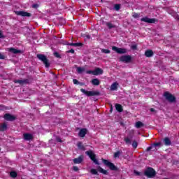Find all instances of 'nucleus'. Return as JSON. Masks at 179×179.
I'll use <instances>...</instances> for the list:
<instances>
[{
	"label": "nucleus",
	"instance_id": "obj_1",
	"mask_svg": "<svg viewBox=\"0 0 179 179\" xmlns=\"http://www.w3.org/2000/svg\"><path fill=\"white\" fill-rule=\"evenodd\" d=\"M36 57L38 58V59L41 61V62H43L45 68H48L49 66H51V63L50 62V60H48V58H47V56H45V55L38 54L36 55Z\"/></svg>",
	"mask_w": 179,
	"mask_h": 179
},
{
	"label": "nucleus",
	"instance_id": "obj_2",
	"mask_svg": "<svg viewBox=\"0 0 179 179\" xmlns=\"http://www.w3.org/2000/svg\"><path fill=\"white\" fill-rule=\"evenodd\" d=\"M156 171L152 167H148L144 171V176L148 178H155L156 177Z\"/></svg>",
	"mask_w": 179,
	"mask_h": 179
},
{
	"label": "nucleus",
	"instance_id": "obj_3",
	"mask_svg": "<svg viewBox=\"0 0 179 179\" xmlns=\"http://www.w3.org/2000/svg\"><path fill=\"white\" fill-rule=\"evenodd\" d=\"M102 162L112 171H118V168L115 165H114L113 162H110L108 160L104 159H102Z\"/></svg>",
	"mask_w": 179,
	"mask_h": 179
},
{
	"label": "nucleus",
	"instance_id": "obj_4",
	"mask_svg": "<svg viewBox=\"0 0 179 179\" xmlns=\"http://www.w3.org/2000/svg\"><path fill=\"white\" fill-rule=\"evenodd\" d=\"M80 92L87 96V97H92V96H100V92L99 91H86L85 89L81 88Z\"/></svg>",
	"mask_w": 179,
	"mask_h": 179
},
{
	"label": "nucleus",
	"instance_id": "obj_5",
	"mask_svg": "<svg viewBox=\"0 0 179 179\" xmlns=\"http://www.w3.org/2000/svg\"><path fill=\"white\" fill-rule=\"evenodd\" d=\"M85 153L87 155V156H89L90 159H91V160L95 164H100V163H99V160H97V159H96V154H94L93 152V151L92 150H88L86 151Z\"/></svg>",
	"mask_w": 179,
	"mask_h": 179
},
{
	"label": "nucleus",
	"instance_id": "obj_6",
	"mask_svg": "<svg viewBox=\"0 0 179 179\" xmlns=\"http://www.w3.org/2000/svg\"><path fill=\"white\" fill-rule=\"evenodd\" d=\"M164 96L166 100H167V101H169V103H176V96H174V95L166 92L164 93Z\"/></svg>",
	"mask_w": 179,
	"mask_h": 179
},
{
	"label": "nucleus",
	"instance_id": "obj_7",
	"mask_svg": "<svg viewBox=\"0 0 179 179\" xmlns=\"http://www.w3.org/2000/svg\"><path fill=\"white\" fill-rule=\"evenodd\" d=\"M134 134L135 132L134 131V130H131L129 131L127 137L124 138V142L127 143V145H131L132 143L131 139L134 138Z\"/></svg>",
	"mask_w": 179,
	"mask_h": 179
},
{
	"label": "nucleus",
	"instance_id": "obj_8",
	"mask_svg": "<svg viewBox=\"0 0 179 179\" xmlns=\"http://www.w3.org/2000/svg\"><path fill=\"white\" fill-rule=\"evenodd\" d=\"M120 61H121V62H124L125 64H129L132 61V57L130 55H123L120 57Z\"/></svg>",
	"mask_w": 179,
	"mask_h": 179
},
{
	"label": "nucleus",
	"instance_id": "obj_9",
	"mask_svg": "<svg viewBox=\"0 0 179 179\" xmlns=\"http://www.w3.org/2000/svg\"><path fill=\"white\" fill-rule=\"evenodd\" d=\"M112 50L117 52V54H127V49L117 48L116 46H113Z\"/></svg>",
	"mask_w": 179,
	"mask_h": 179
},
{
	"label": "nucleus",
	"instance_id": "obj_10",
	"mask_svg": "<svg viewBox=\"0 0 179 179\" xmlns=\"http://www.w3.org/2000/svg\"><path fill=\"white\" fill-rule=\"evenodd\" d=\"M15 13L17 16H23L27 17H30V16H31L30 13H27L26 11H15Z\"/></svg>",
	"mask_w": 179,
	"mask_h": 179
},
{
	"label": "nucleus",
	"instance_id": "obj_11",
	"mask_svg": "<svg viewBox=\"0 0 179 179\" xmlns=\"http://www.w3.org/2000/svg\"><path fill=\"white\" fill-rule=\"evenodd\" d=\"M4 120L6 121H15L16 120V116L9 114V113H6L3 116Z\"/></svg>",
	"mask_w": 179,
	"mask_h": 179
},
{
	"label": "nucleus",
	"instance_id": "obj_12",
	"mask_svg": "<svg viewBox=\"0 0 179 179\" xmlns=\"http://www.w3.org/2000/svg\"><path fill=\"white\" fill-rule=\"evenodd\" d=\"M162 146H163V144L162 143V142L154 143L151 145V146L147 148L146 152H150V149L153 148H162Z\"/></svg>",
	"mask_w": 179,
	"mask_h": 179
},
{
	"label": "nucleus",
	"instance_id": "obj_13",
	"mask_svg": "<svg viewBox=\"0 0 179 179\" xmlns=\"http://www.w3.org/2000/svg\"><path fill=\"white\" fill-rule=\"evenodd\" d=\"M141 22H145V23H155L157 22L156 18H149L148 17H145L141 19Z\"/></svg>",
	"mask_w": 179,
	"mask_h": 179
},
{
	"label": "nucleus",
	"instance_id": "obj_14",
	"mask_svg": "<svg viewBox=\"0 0 179 179\" xmlns=\"http://www.w3.org/2000/svg\"><path fill=\"white\" fill-rule=\"evenodd\" d=\"M14 83H19L20 85H29L30 83L29 79H24V80H14Z\"/></svg>",
	"mask_w": 179,
	"mask_h": 179
},
{
	"label": "nucleus",
	"instance_id": "obj_15",
	"mask_svg": "<svg viewBox=\"0 0 179 179\" xmlns=\"http://www.w3.org/2000/svg\"><path fill=\"white\" fill-rule=\"evenodd\" d=\"M87 134V129H81L78 133L80 138H85Z\"/></svg>",
	"mask_w": 179,
	"mask_h": 179
},
{
	"label": "nucleus",
	"instance_id": "obj_16",
	"mask_svg": "<svg viewBox=\"0 0 179 179\" xmlns=\"http://www.w3.org/2000/svg\"><path fill=\"white\" fill-rule=\"evenodd\" d=\"M74 164H80L83 162V155H80L78 158L73 159Z\"/></svg>",
	"mask_w": 179,
	"mask_h": 179
},
{
	"label": "nucleus",
	"instance_id": "obj_17",
	"mask_svg": "<svg viewBox=\"0 0 179 179\" xmlns=\"http://www.w3.org/2000/svg\"><path fill=\"white\" fill-rule=\"evenodd\" d=\"M97 171L99 173H101L102 174H104L105 176L108 175V172L106 170H104L101 166H98L96 169Z\"/></svg>",
	"mask_w": 179,
	"mask_h": 179
},
{
	"label": "nucleus",
	"instance_id": "obj_18",
	"mask_svg": "<svg viewBox=\"0 0 179 179\" xmlns=\"http://www.w3.org/2000/svg\"><path fill=\"white\" fill-rule=\"evenodd\" d=\"M103 69L97 67L94 70V75L97 76V75H103Z\"/></svg>",
	"mask_w": 179,
	"mask_h": 179
},
{
	"label": "nucleus",
	"instance_id": "obj_19",
	"mask_svg": "<svg viewBox=\"0 0 179 179\" xmlns=\"http://www.w3.org/2000/svg\"><path fill=\"white\" fill-rule=\"evenodd\" d=\"M8 51H9V52H12L13 54H20V53H22V50L15 49L13 48H9Z\"/></svg>",
	"mask_w": 179,
	"mask_h": 179
},
{
	"label": "nucleus",
	"instance_id": "obj_20",
	"mask_svg": "<svg viewBox=\"0 0 179 179\" xmlns=\"http://www.w3.org/2000/svg\"><path fill=\"white\" fill-rule=\"evenodd\" d=\"M163 142L166 146H170L171 145V140L169 137H165Z\"/></svg>",
	"mask_w": 179,
	"mask_h": 179
},
{
	"label": "nucleus",
	"instance_id": "obj_21",
	"mask_svg": "<svg viewBox=\"0 0 179 179\" xmlns=\"http://www.w3.org/2000/svg\"><path fill=\"white\" fill-rule=\"evenodd\" d=\"M115 107L118 113H122L124 111V109L122 108V106L121 104L116 103L115 105Z\"/></svg>",
	"mask_w": 179,
	"mask_h": 179
},
{
	"label": "nucleus",
	"instance_id": "obj_22",
	"mask_svg": "<svg viewBox=\"0 0 179 179\" xmlns=\"http://www.w3.org/2000/svg\"><path fill=\"white\" fill-rule=\"evenodd\" d=\"M23 136L25 141H31L33 139V135L30 134H24Z\"/></svg>",
	"mask_w": 179,
	"mask_h": 179
},
{
	"label": "nucleus",
	"instance_id": "obj_23",
	"mask_svg": "<svg viewBox=\"0 0 179 179\" xmlns=\"http://www.w3.org/2000/svg\"><path fill=\"white\" fill-rule=\"evenodd\" d=\"M145 55L148 58H150L152 55H154L153 50H146L145 52Z\"/></svg>",
	"mask_w": 179,
	"mask_h": 179
},
{
	"label": "nucleus",
	"instance_id": "obj_24",
	"mask_svg": "<svg viewBox=\"0 0 179 179\" xmlns=\"http://www.w3.org/2000/svg\"><path fill=\"white\" fill-rule=\"evenodd\" d=\"M6 129H8V125L6 124V123L4 122L0 124V131L3 132V131H6Z\"/></svg>",
	"mask_w": 179,
	"mask_h": 179
},
{
	"label": "nucleus",
	"instance_id": "obj_25",
	"mask_svg": "<svg viewBox=\"0 0 179 179\" xmlns=\"http://www.w3.org/2000/svg\"><path fill=\"white\" fill-rule=\"evenodd\" d=\"M91 83H92V85L94 86H99V85H100V80H99L97 78L92 79Z\"/></svg>",
	"mask_w": 179,
	"mask_h": 179
},
{
	"label": "nucleus",
	"instance_id": "obj_26",
	"mask_svg": "<svg viewBox=\"0 0 179 179\" xmlns=\"http://www.w3.org/2000/svg\"><path fill=\"white\" fill-rule=\"evenodd\" d=\"M77 146L80 150H86V148L83 146V143H82V142H78L77 143Z\"/></svg>",
	"mask_w": 179,
	"mask_h": 179
},
{
	"label": "nucleus",
	"instance_id": "obj_27",
	"mask_svg": "<svg viewBox=\"0 0 179 179\" xmlns=\"http://www.w3.org/2000/svg\"><path fill=\"white\" fill-rule=\"evenodd\" d=\"M117 89H118V83H114L110 86V90H117Z\"/></svg>",
	"mask_w": 179,
	"mask_h": 179
},
{
	"label": "nucleus",
	"instance_id": "obj_28",
	"mask_svg": "<svg viewBox=\"0 0 179 179\" xmlns=\"http://www.w3.org/2000/svg\"><path fill=\"white\" fill-rule=\"evenodd\" d=\"M106 24L108 29H115V25L113 24L111 22H106Z\"/></svg>",
	"mask_w": 179,
	"mask_h": 179
},
{
	"label": "nucleus",
	"instance_id": "obj_29",
	"mask_svg": "<svg viewBox=\"0 0 179 179\" xmlns=\"http://www.w3.org/2000/svg\"><path fill=\"white\" fill-rule=\"evenodd\" d=\"M10 177L12 178H16V177H17V173H16V171L10 172Z\"/></svg>",
	"mask_w": 179,
	"mask_h": 179
},
{
	"label": "nucleus",
	"instance_id": "obj_30",
	"mask_svg": "<svg viewBox=\"0 0 179 179\" xmlns=\"http://www.w3.org/2000/svg\"><path fill=\"white\" fill-rule=\"evenodd\" d=\"M86 69L84 67H77V72L78 73H82L83 72H85Z\"/></svg>",
	"mask_w": 179,
	"mask_h": 179
},
{
	"label": "nucleus",
	"instance_id": "obj_31",
	"mask_svg": "<svg viewBox=\"0 0 179 179\" xmlns=\"http://www.w3.org/2000/svg\"><path fill=\"white\" fill-rule=\"evenodd\" d=\"M121 155H122V152L121 150H119L114 153V157L115 159H117V157H120V156H121Z\"/></svg>",
	"mask_w": 179,
	"mask_h": 179
},
{
	"label": "nucleus",
	"instance_id": "obj_32",
	"mask_svg": "<svg viewBox=\"0 0 179 179\" xmlns=\"http://www.w3.org/2000/svg\"><path fill=\"white\" fill-rule=\"evenodd\" d=\"M143 127V124L142 122L138 121L136 122V128H142Z\"/></svg>",
	"mask_w": 179,
	"mask_h": 179
},
{
	"label": "nucleus",
	"instance_id": "obj_33",
	"mask_svg": "<svg viewBox=\"0 0 179 179\" xmlns=\"http://www.w3.org/2000/svg\"><path fill=\"white\" fill-rule=\"evenodd\" d=\"M91 174H93L94 176H99V172H97V169H92L90 170Z\"/></svg>",
	"mask_w": 179,
	"mask_h": 179
},
{
	"label": "nucleus",
	"instance_id": "obj_34",
	"mask_svg": "<svg viewBox=\"0 0 179 179\" xmlns=\"http://www.w3.org/2000/svg\"><path fill=\"white\" fill-rule=\"evenodd\" d=\"M114 9L115 10H119L121 9V4H115Z\"/></svg>",
	"mask_w": 179,
	"mask_h": 179
},
{
	"label": "nucleus",
	"instance_id": "obj_35",
	"mask_svg": "<svg viewBox=\"0 0 179 179\" xmlns=\"http://www.w3.org/2000/svg\"><path fill=\"white\" fill-rule=\"evenodd\" d=\"M132 146L133 148H134V149H136V148H138V142L134 140L132 143Z\"/></svg>",
	"mask_w": 179,
	"mask_h": 179
},
{
	"label": "nucleus",
	"instance_id": "obj_36",
	"mask_svg": "<svg viewBox=\"0 0 179 179\" xmlns=\"http://www.w3.org/2000/svg\"><path fill=\"white\" fill-rule=\"evenodd\" d=\"M82 45H83L82 43H76L73 44V47H82Z\"/></svg>",
	"mask_w": 179,
	"mask_h": 179
},
{
	"label": "nucleus",
	"instance_id": "obj_37",
	"mask_svg": "<svg viewBox=\"0 0 179 179\" xmlns=\"http://www.w3.org/2000/svg\"><path fill=\"white\" fill-rule=\"evenodd\" d=\"M101 52H103L104 54H110V50H108V49H102Z\"/></svg>",
	"mask_w": 179,
	"mask_h": 179
},
{
	"label": "nucleus",
	"instance_id": "obj_38",
	"mask_svg": "<svg viewBox=\"0 0 179 179\" xmlns=\"http://www.w3.org/2000/svg\"><path fill=\"white\" fill-rule=\"evenodd\" d=\"M54 56H55L56 58H61V55H59V53H58V52H54Z\"/></svg>",
	"mask_w": 179,
	"mask_h": 179
},
{
	"label": "nucleus",
	"instance_id": "obj_39",
	"mask_svg": "<svg viewBox=\"0 0 179 179\" xmlns=\"http://www.w3.org/2000/svg\"><path fill=\"white\" fill-rule=\"evenodd\" d=\"M86 73H88L89 75L92 73V75H94V71H87Z\"/></svg>",
	"mask_w": 179,
	"mask_h": 179
},
{
	"label": "nucleus",
	"instance_id": "obj_40",
	"mask_svg": "<svg viewBox=\"0 0 179 179\" xmlns=\"http://www.w3.org/2000/svg\"><path fill=\"white\" fill-rule=\"evenodd\" d=\"M73 82L74 85H79V83H80L79 81L76 79H73Z\"/></svg>",
	"mask_w": 179,
	"mask_h": 179
},
{
	"label": "nucleus",
	"instance_id": "obj_41",
	"mask_svg": "<svg viewBox=\"0 0 179 179\" xmlns=\"http://www.w3.org/2000/svg\"><path fill=\"white\" fill-rule=\"evenodd\" d=\"M39 5L37 3L33 4L32 5V8H34V9H37V8H38Z\"/></svg>",
	"mask_w": 179,
	"mask_h": 179
},
{
	"label": "nucleus",
	"instance_id": "obj_42",
	"mask_svg": "<svg viewBox=\"0 0 179 179\" xmlns=\"http://www.w3.org/2000/svg\"><path fill=\"white\" fill-rule=\"evenodd\" d=\"M173 17L176 20H179V15L178 14H175L173 15Z\"/></svg>",
	"mask_w": 179,
	"mask_h": 179
},
{
	"label": "nucleus",
	"instance_id": "obj_43",
	"mask_svg": "<svg viewBox=\"0 0 179 179\" xmlns=\"http://www.w3.org/2000/svg\"><path fill=\"white\" fill-rule=\"evenodd\" d=\"M73 170L74 171H79V168L78 166H73Z\"/></svg>",
	"mask_w": 179,
	"mask_h": 179
},
{
	"label": "nucleus",
	"instance_id": "obj_44",
	"mask_svg": "<svg viewBox=\"0 0 179 179\" xmlns=\"http://www.w3.org/2000/svg\"><path fill=\"white\" fill-rule=\"evenodd\" d=\"M133 17H135L136 19H137L138 17H139V14L138 13H134L133 15Z\"/></svg>",
	"mask_w": 179,
	"mask_h": 179
},
{
	"label": "nucleus",
	"instance_id": "obj_45",
	"mask_svg": "<svg viewBox=\"0 0 179 179\" xmlns=\"http://www.w3.org/2000/svg\"><path fill=\"white\" fill-rule=\"evenodd\" d=\"M138 46L136 45H131V50H137Z\"/></svg>",
	"mask_w": 179,
	"mask_h": 179
},
{
	"label": "nucleus",
	"instance_id": "obj_46",
	"mask_svg": "<svg viewBox=\"0 0 179 179\" xmlns=\"http://www.w3.org/2000/svg\"><path fill=\"white\" fill-rule=\"evenodd\" d=\"M0 38H5V36L2 34V31H0Z\"/></svg>",
	"mask_w": 179,
	"mask_h": 179
},
{
	"label": "nucleus",
	"instance_id": "obj_47",
	"mask_svg": "<svg viewBox=\"0 0 179 179\" xmlns=\"http://www.w3.org/2000/svg\"><path fill=\"white\" fill-rule=\"evenodd\" d=\"M150 150H152V152H157V148H156V147L150 148Z\"/></svg>",
	"mask_w": 179,
	"mask_h": 179
},
{
	"label": "nucleus",
	"instance_id": "obj_48",
	"mask_svg": "<svg viewBox=\"0 0 179 179\" xmlns=\"http://www.w3.org/2000/svg\"><path fill=\"white\" fill-rule=\"evenodd\" d=\"M68 52L71 53V54H75V50L71 49V50H69Z\"/></svg>",
	"mask_w": 179,
	"mask_h": 179
},
{
	"label": "nucleus",
	"instance_id": "obj_49",
	"mask_svg": "<svg viewBox=\"0 0 179 179\" xmlns=\"http://www.w3.org/2000/svg\"><path fill=\"white\" fill-rule=\"evenodd\" d=\"M0 59H5V55L0 54Z\"/></svg>",
	"mask_w": 179,
	"mask_h": 179
},
{
	"label": "nucleus",
	"instance_id": "obj_50",
	"mask_svg": "<svg viewBox=\"0 0 179 179\" xmlns=\"http://www.w3.org/2000/svg\"><path fill=\"white\" fill-rule=\"evenodd\" d=\"M134 174H136V176H141V173L136 171H134Z\"/></svg>",
	"mask_w": 179,
	"mask_h": 179
},
{
	"label": "nucleus",
	"instance_id": "obj_51",
	"mask_svg": "<svg viewBox=\"0 0 179 179\" xmlns=\"http://www.w3.org/2000/svg\"><path fill=\"white\" fill-rule=\"evenodd\" d=\"M66 45H72V46H73V43H68V42H66Z\"/></svg>",
	"mask_w": 179,
	"mask_h": 179
},
{
	"label": "nucleus",
	"instance_id": "obj_52",
	"mask_svg": "<svg viewBox=\"0 0 179 179\" xmlns=\"http://www.w3.org/2000/svg\"><path fill=\"white\" fill-rule=\"evenodd\" d=\"M150 110L151 111V113H155V111H156L155 108H150Z\"/></svg>",
	"mask_w": 179,
	"mask_h": 179
},
{
	"label": "nucleus",
	"instance_id": "obj_53",
	"mask_svg": "<svg viewBox=\"0 0 179 179\" xmlns=\"http://www.w3.org/2000/svg\"><path fill=\"white\" fill-rule=\"evenodd\" d=\"M85 37L88 39H90V35H86Z\"/></svg>",
	"mask_w": 179,
	"mask_h": 179
},
{
	"label": "nucleus",
	"instance_id": "obj_54",
	"mask_svg": "<svg viewBox=\"0 0 179 179\" xmlns=\"http://www.w3.org/2000/svg\"><path fill=\"white\" fill-rule=\"evenodd\" d=\"M110 113H113V106L110 108Z\"/></svg>",
	"mask_w": 179,
	"mask_h": 179
},
{
	"label": "nucleus",
	"instance_id": "obj_55",
	"mask_svg": "<svg viewBox=\"0 0 179 179\" xmlns=\"http://www.w3.org/2000/svg\"><path fill=\"white\" fill-rule=\"evenodd\" d=\"M57 141H58V142H62V141L61 140V138H59Z\"/></svg>",
	"mask_w": 179,
	"mask_h": 179
},
{
	"label": "nucleus",
	"instance_id": "obj_56",
	"mask_svg": "<svg viewBox=\"0 0 179 179\" xmlns=\"http://www.w3.org/2000/svg\"><path fill=\"white\" fill-rule=\"evenodd\" d=\"M79 85H81V86H82V85H83V83H80Z\"/></svg>",
	"mask_w": 179,
	"mask_h": 179
},
{
	"label": "nucleus",
	"instance_id": "obj_57",
	"mask_svg": "<svg viewBox=\"0 0 179 179\" xmlns=\"http://www.w3.org/2000/svg\"><path fill=\"white\" fill-rule=\"evenodd\" d=\"M0 150H1V148H0Z\"/></svg>",
	"mask_w": 179,
	"mask_h": 179
}]
</instances>
